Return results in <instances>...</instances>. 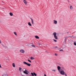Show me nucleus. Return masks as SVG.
<instances>
[{
  "label": "nucleus",
  "mask_w": 76,
  "mask_h": 76,
  "mask_svg": "<svg viewBox=\"0 0 76 76\" xmlns=\"http://www.w3.org/2000/svg\"><path fill=\"white\" fill-rule=\"evenodd\" d=\"M56 34V32H55L53 33V35L54 36V37L55 38V39H58V37H57Z\"/></svg>",
  "instance_id": "f257e3e1"
},
{
  "label": "nucleus",
  "mask_w": 76,
  "mask_h": 76,
  "mask_svg": "<svg viewBox=\"0 0 76 76\" xmlns=\"http://www.w3.org/2000/svg\"><path fill=\"white\" fill-rule=\"evenodd\" d=\"M25 69V71H24L23 72L24 73H25V74H26V75H28V73H29V72L28 71V70H26V69L24 68Z\"/></svg>",
  "instance_id": "f03ea898"
},
{
  "label": "nucleus",
  "mask_w": 76,
  "mask_h": 76,
  "mask_svg": "<svg viewBox=\"0 0 76 76\" xmlns=\"http://www.w3.org/2000/svg\"><path fill=\"white\" fill-rule=\"evenodd\" d=\"M23 63H24V64H26V65H27V66H29V67L31 66V64H28V63H26V62H23Z\"/></svg>",
  "instance_id": "7ed1b4c3"
},
{
  "label": "nucleus",
  "mask_w": 76,
  "mask_h": 76,
  "mask_svg": "<svg viewBox=\"0 0 76 76\" xmlns=\"http://www.w3.org/2000/svg\"><path fill=\"white\" fill-rule=\"evenodd\" d=\"M58 69V70L59 72H60V69H61V67L60 66H58L57 67Z\"/></svg>",
  "instance_id": "20e7f679"
},
{
  "label": "nucleus",
  "mask_w": 76,
  "mask_h": 76,
  "mask_svg": "<svg viewBox=\"0 0 76 76\" xmlns=\"http://www.w3.org/2000/svg\"><path fill=\"white\" fill-rule=\"evenodd\" d=\"M53 23L55 24V25H57V21L56 20H53Z\"/></svg>",
  "instance_id": "39448f33"
},
{
  "label": "nucleus",
  "mask_w": 76,
  "mask_h": 76,
  "mask_svg": "<svg viewBox=\"0 0 76 76\" xmlns=\"http://www.w3.org/2000/svg\"><path fill=\"white\" fill-rule=\"evenodd\" d=\"M20 51V53H25V50L22 49Z\"/></svg>",
  "instance_id": "423d86ee"
},
{
  "label": "nucleus",
  "mask_w": 76,
  "mask_h": 76,
  "mask_svg": "<svg viewBox=\"0 0 76 76\" xmlns=\"http://www.w3.org/2000/svg\"><path fill=\"white\" fill-rule=\"evenodd\" d=\"M60 73L61 75H63L64 74V72L63 71H60Z\"/></svg>",
  "instance_id": "0eeeda50"
},
{
  "label": "nucleus",
  "mask_w": 76,
  "mask_h": 76,
  "mask_svg": "<svg viewBox=\"0 0 76 76\" xmlns=\"http://www.w3.org/2000/svg\"><path fill=\"white\" fill-rule=\"evenodd\" d=\"M23 2L26 5V4H27V2H26V0H24Z\"/></svg>",
  "instance_id": "6e6552de"
},
{
  "label": "nucleus",
  "mask_w": 76,
  "mask_h": 76,
  "mask_svg": "<svg viewBox=\"0 0 76 76\" xmlns=\"http://www.w3.org/2000/svg\"><path fill=\"white\" fill-rule=\"evenodd\" d=\"M31 23L33 24V25H34V20L33 19H32V18H31Z\"/></svg>",
  "instance_id": "1a4fd4ad"
},
{
  "label": "nucleus",
  "mask_w": 76,
  "mask_h": 76,
  "mask_svg": "<svg viewBox=\"0 0 76 76\" xmlns=\"http://www.w3.org/2000/svg\"><path fill=\"white\" fill-rule=\"evenodd\" d=\"M70 8L71 10H73V7H72V6H70Z\"/></svg>",
  "instance_id": "9d476101"
},
{
  "label": "nucleus",
  "mask_w": 76,
  "mask_h": 76,
  "mask_svg": "<svg viewBox=\"0 0 76 76\" xmlns=\"http://www.w3.org/2000/svg\"><path fill=\"white\" fill-rule=\"evenodd\" d=\"M10 15L11 16H13V13L12 12H10Z\"/></svg>",
  "instance_id": "9b49d317"
},
{
  "label": "nucleus",
  "mask_w": 76,
  "mask_h": 76,
  "mask_svg": "<svg viewBox=\"0 0 76 76\" xmlns=\"http://www.w3.org/2000/svg\"><path fill=\"white\" fill-rule=\"evenodd\" d=\"M35 38H36L37 39H39V37H38V36H35Z\"/></svg>",
  "instance_id": "f8f14e48"
},
{
  "label": "nucleus",
  "mask_w": 76,
  "mask_h": 76,
  "mask_svg": "<svg viewBox=\"0 0 76 76\" xmlns=\"http://www.w3.org/2000/svg\"><path fill=\"white\" fill-rule=\"evenodd\" d=\"M28 25L29 26H32V25L31 24V23H30V22H28Z\"/></svg>",
  "instance_id": "ddd939ff"
},
{
  "label": "nucleus",
  "mask_w": 76,
  "mask_h": 76,
  "mask_svg": "<svg viewBox=\"0 0 76 76\" xmlns=\"http://www.w3.org/2000/svg\"><path fill=\"white\" fill-rule=\"evenodd\" d=\"M12 66L14 67H15V63H13L12 64Z\"/></svg>",
  "instance_id": "4468645a"
},
{
  "label": "nucleus",
  "mask_w": 76,
  "mask_h": 76,
  "mask_svg": "<svg viewBox=\"0 0 76 76\" xmlns=\"http://www.w3.org/2000/svg\"><path fill=\"white\" fill-rule=\"evenodd\" d=\"M22 68H21V67H19V70L20 71L21 70H22Z\"/></svg>",
  "instance_id": "2eb2a0df"
},
{
  "label": "nucleus",
  "mask_w": 76,
  "mask_h": 76,
  "mask_svg": "<svg viewBox=\"0 0 76 76\" xmlns=\"http://www.w3.org/2000/svg\"><path fill=\"white\" fill-rule=\"evenodd\" d=\"M31 60H34V58L32 57H31Z\"/></svg>",
  "instance_id": "dca6fc26"
},
{
  "label": "nucleus",
  "mask_w": 76,
  "mask_h": 76,
  "mask_svg": "<svg viewBox=\"0 0 76 76\" xmlns=\"http://www.w3.org/2000/svg\"><path fill=\"white\" fill-rule=\"evenodd\" d=\"M31 75H32V76H34V73H33L32 72L31 73Z\"/></svg>",
  "instance_id": "f3484780"
},
{
  "label": "nucleus",
  "mask_w": 76,
  "mask_h": 76,
  "mask_svg": "<svg viewBox=\"0 0 76 76\" xmlns=\"http://www.w3.org/2000/svg\"><path fill=\"white\" fill-rule=\"evenodd\" d=\"M34 75L35 76H37V74L36 73H35V72L34 73Z\"/></svg>",
  "instance_id": "a211bd4d"
},
{
  "label": "nucleus",
  "mask_w": 76,
  "mask_h": 76,
  "mask_svg": "<svg viewBox=\"0 0 76 76\" xmlns=\"http://www.w3.org/2000/svg\"><path fill=\"white\" fill-rule=\"evenodd\" d=\"M14 34L15 35H17V34H16V32H14Z\"/></svg>",
  "instance_id": "6ab92c4d"
},
{
  "label": "nucleus",
  "mask_w": 76,
  "mask_h": 76,
  "mask_svg": "<svg viewBox=\"0 0 76 76\" xmlns=\"http://www.w3.org/2000/svg\"><path fill=\"white\" fill-rule=\"evenodd\" d=\"M28 60V61H29L30 63H31V61L30 60Z\"/></svg>",
  "instance_id": "aec40b11"
},
{
  "label": "nucleus",
  "mask_w": 76,
  "mask_h": 76,
  "mask_svg": "<svg viewBox=\"0 0 76 76\" xmlns=\"http://www.w3.org/2000/svg\"><path fill=\"white\" fill-rule=\"evenodd\" d=\"M74 45H76V43L75 42H74Z\"/></svg>",
  "instance_id": "412c9836"
},
{
  "label": "nucleus",
  "mask_w": 76,
  "mask_h": 76,
  "mask_svg": "<svg viewBox=\"0 0 76 76\" xmlns=\"http://www.w3.org/2000/svg\"><path fill=\"white\" fill-rule=\"evenodd\" d=\"M53 40L54 41H55V42H57V40L54 39H53Z\"/></svg>",
  "instance_id": "4be33fe9"
},
{
  "label": "nucleus",
  "mask_w": 76,
  "mask_h": 76,
  "mask_svg": "<svg viewBox=\"0 0 76 76\" xmlns=\"http://www.w3.org/2000/svg\"><path fill=\"white\" fill-rule=\"evenodd\" d=\"M59 51H63V50L62 49H61L60 50H59Z\"/></svg>",
  "instance_id": "5701e85b"
},
{
  "label": "nucleus",
  "mask_w": 76,
  "mask_h": 76,
  "mask_svg": "<svg viewBox=\"0 0 76 76\" xmlns=\"http://www.w3.org/2000/svg\"><path fill=\"white\" fill-rule=\"evenodd\" d=\"M32 47H35V46L34 45H32Z\"/></svg>",
  "instance_id": "b1692460"
},
{
  "label": "nucleus",
  "mask_w": 76,
  "mask_h": 76,
  "mask_svg": "<svg viewBox=\"0 0 76 76\" xmlns=\"http://www.w3.org/2000/svg\"><path fill=\"white\" fill-rule=\"evenodd\" d=\"M52 71L53 72H56V70H53Z\"/></svg>",
  "instance_id": "393cba45"
},
{
  "label": "nucleus",
  "mask_w": 76,
  "mask_h": 76,
  "mask_svg": "<svg viewBox=\"0 0 76 76\" xmlns=\"http://www.w3.org/2000/svg\"><path fill=\"white\" fill-rule=\"evenodd\" d=\"M55 56H57V54L55 53Z\"/></svg>",
  "instance_id": "a878e982"
},
{
  "label": "nucleus",
  "mask_w": 76,
  "mask_h": 76,
  "mask_svg": "<svg viewBox=\"0 0 76 76\" xmlns=\"http://www.w3.org/2000/svg\"><path fill=\"white\" fill-rule=\"evenodd\" d=\"M65 75L66 76H67V74H65Z\"/></svg>",
  "instance_id": "bb28decb"
},
{
  "label": "nucleus",
  "mask_w": 76,
  "mask_h": 76,
  "mask_svg": "<svg viewBox=\"0 0 76 76\" xmlns=\"http://www.w3.org/2000/svg\"><path fill=\"white\" fill-rule=\"evenodd\" d=\"M44 76H47V75H46L45 74V75H44Z\"/></svg>",
  "instance_id": "cd10ccee"
},
{
  "label": "nucleus",
  "mask_w": 76,
  "mask_h": 76,
  "mask_svg": "<svg viewBox=\"0 0 76 76\" xmlns=\"http://www.w3.org/2000/svg\"><path fill=\"white\" fill-rule=\"evenodd\" d=\"M1 66H0V68H1Z\"/></svg>",
  "instance_id": "c85d7f7f"
},
{
  "label": "nucleus",
  "mask_w": 76,
  "mask_h": 76,
  "mask_svg": "<svg viewBox=\"0 0 76 76\" xmlns=\"http://www.w3.org/2000/svg\"><path fill=\"white\" fill-rule=\"evenodd\" d=\"M0 43H1V42H0Z\"/></svg>",
  "instance_id": "c756f323"
}]
</instances>
